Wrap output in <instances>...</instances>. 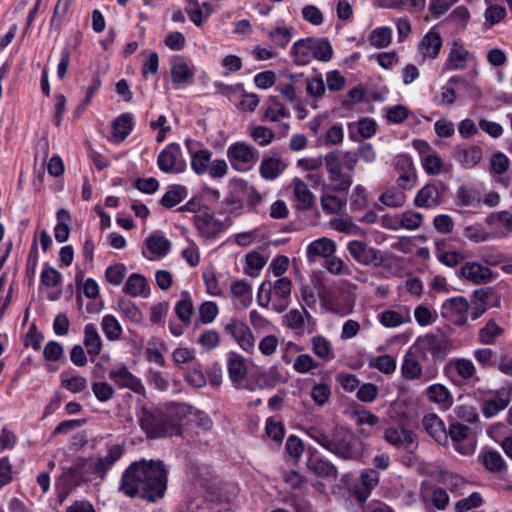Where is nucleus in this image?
<instances>
[{"label":"nucleus","instance_id":"obj_1","mask_svg":"<svg viewBox=\"0 0 512 512\" xmlns=\"http://www.w3.org/2000/svg\"><path fill=\"white\" fill-rule=\"evenodd\" d=\"M167 475L163 461L141 459L132 462L124 470L118 489L129 498L154 503L165 496Z\"/></svg>","mask_w":512,"mask_h":512},{"label":"nucleus","instance_id":"obj_2","mask_svg":"<svg viewBox=\"0 0 512 512\" xmlns=\"http://www.w3.org/2000/svg\"><path fill=\"white\" fill-rule=\"evenodd\" d=\"M186 411L187 407L182 404H173L166 410L142 407L137 417L147 437L159 438L178 434L181 416Z\"/></svg>","mask_w":512,"mask_h":512},{"label":"nucleus","instance_id":"obj_3","mask_svg":"<svg viewBox=\"0 0 512 512\" xmlns=\"http://www.w3.org/2000/svg\"><path fill=\"white\" fill-rule=\"evenodd\" d=\"M324 164L330 183H323L322 190L347 192L353 183L357 154L353 151H331L324 156Z\"/></svg>","mask_w":512,"mask_h":512},{"label":"nucleus","instance_id":"obj_4","mask_svg":"<svg viewBox=\"0 0 512 512\" xmlns=\"http://www.w3.org/2000/svg\"><path fill=\"white\" fill-rule=\"evenodd\" d=\"M292 282L287 277L276 279L274 282L267 280L261 283L257 293V303L263 308H272L277 313L284 312L290 303Z\"/></svg>","mask_w":512,"mask_h":512},{"label":"nucleus","instance_id":"obj_5","mask_svg":"<svg viewBox=\"0 0 512 512\" xmlns=\"http://www.w3.org/2000/svg\"><path fill=\"white\" fill-rule=\"evenodd\" d=\"M291 56L296 65H307L312 59L328 62L332 59L333 48L326 38H302L293 44Z\"/></svg>","mask_w":512,"mask_h":512},{"label":"nucleus","instance_id":"obj_6","mask_svg":"<svg viewBox=\"0 0 512 512\" xmlns=\"http://www.w3.org/2000/svg\"><path fill=\"white\" fill-rule=\"evenodd\" d=\"M356 439L353 434L342 426L333 429L331 435V449L329 452L343 459H357L359 451L354 444Z\"/></svg>","mask_w":512,"mask_h":512},{"label":"nucleus","instance_id":"obj_7","mask_svg":"<svg viewBox=\"0 0 512 512\" xmlns=\"http://www.w3.org/2000/svg\"><path fill=\"white\" fill-rule=\"evenodd\" d=\"M227 157L235 170L244 171L256 164L259 152L245 142H236L228 147Z\"/></svg>","mask_w":512,"mask_h":512},{"label":"nucleus","instance_id":"obj_8","mask_svg":"<svg viewBox=\"0 0 512 512\" xmlns=\"http://www.w3.org/2000/svg\"><path fill=\"white\" fill-rule=\"evenodd\" d=\"M282 325L292 330L295 335L301 336L305 332L311 334L315 331L316 320L305 307H301L286 312L282 317Z\"/></svg>","mask_w":512,"mask_h":512},{"label":"nucleus","instance_id":"obj_9","mask_svg":"<svg viewBox=\"0 0 512 512\" xmlns=\"http://www.w3.org/2000/svg\"><path fill=\"white\" fill-rule=\"evenodd\" d=\"M347 250L357 263L364 266L373 265L379 267L386 261V257L379 249L368 245L364 241H350L347 245Z\"/></svg>","mask_w":512,"mask_h":512},{"label":"nucleus","instance_id":"obj_10","mask_svg":"<svg viewBox=\"0 0 512 512\" xmlns=\"http://www.w3.org/2000/svg\"><path fill=\"white\" fill-rule=\"evenodd\" d=\"M450 347L451 345L448 340L437 337L433 334H426L422 337H419L413 346L416 351L422 353L423 355L430 353L434 362L443 361L446 355L449 353Z\"/></svg>","mask_w":512,"mask_h":512},{"label":"nucleus","instance_id":"obj_11","mask_svg":"<svg viewBox=\"0 0 512 512\" xmlns=\"http://www.w3.org/2000/svg\"><path fill=\"white\" fill-rule=\"evenodd\" d=\"M157 164L165 173H182L186 168V162L182 157V150L179 144L171 143L163 149L158 157Z\"/></svg>","mask_w":512,"mask_h":512},{"label":"nucleus","instance_id":"obj_12","mask_svg":"<svg viewBox=\"0 0 512 512\" xmlns=\"http://www.w3.org/2000/svg\"><path fill=\"white\" fill-rule=\"evenodd\" d=\"M229 378L237 389L255 390V385L251 382H245L247 375V366L245 360L237 353H230L227 360Z\"/></svg>","mask_w":512,"mask_h":512},{"label":"nucleus","instance_id":"obj_13","mask_svg":"<svg viewBox=\"0 0 512 512\" xmlns=\"http://www.w3.org/2000/svg\"><path fill=\"white\" fill-rule=\"evenodd\" d=\"M122 454L123 449L121 446L112 445L108 448L105 456L87 459L89 461L88 468H90L92 475L104 479L107 472L121 458Z\"/></svg>","mask_w":512,"mask_h":512},{"label":"nucleus","instance_id":"obj_14","mask_svg":"<svg viewBox=\"0 0 512 512\" xmlns=\"http://www.w3.org/2000/svg\"><path fill=\"white\" fill-rule=\"evenodd\" d=\"M108 377L119 388H127L139 395H145L146 390L139 378L133 375L125 365L109 371Z\"/></svg>","mask_w":512,"mask_h":512},{"label":"nucleus","instance_id":"obj_15","mask_svg":"<svg viewBox=\"0 0 512 512\" xmlns=\"http://www.w3.org/2000/svg\"><path fill=\"white\" fill-rule=\"evenodd\" d=\"M395 170L400 174L397 185L403 190H410L416 184V171L412 159L405 155H397L394 159Z\"/></svg>","mask_w":512,"mask_h":512},{"label":"nucleus","instance_id":"obj_16","mask_svg":"<svg viewBox=\"0 0 512 512\" xmlns=\"http://www.w3.org/2000/svg\"><path fill=\"white\" fill-rule=\"evenodd\" d=\"M379 483V474L374 469H365L354 483L352 493L360 503L365 502Z\"/></svg>","mask_w":512,"mask_h":512},{"label":"nucleus","instance_id":"obj_17","mask_svg":"<svg viewBox=\"0 0 512 512\" xmlns=\"http://www.w3.org/2000/svg\"><path fill=\"white\" fill-rule=\"evenodd\" d=\"M226 333L230 334L239 346L249 352L254 348V336L249 327L238 319H232L224 327Z\"/></svg>","mask_w":512,"mask_h":512},{"label":"nucleus","instance_id":"obj_18","mask_svg":"<svg viewBox=\"0 0 512 512\" xmlns=\"http://www.w3.org/2000/svg\"><path fill=\"white\" fill-rule=\"evenodd\" d=\"M384 439L396 447L411 451L417 446L416 434L403 426L389 427L385 430Z\"/></svg>","mask_w":512,"mask_h":512},{"label":"nucleus","instance_id":"obj_19","mask_svg":"<svg viewBox=\"0 0 512 512\" xmlns=\"http://www.w3.org/2000/svg\"><path fill=\"white\" fill-rule=\"evenodd\" d=\"M88 464L89 461L86 458H81L63 474V480L69 489L79 486L82 482H88L93 479Z\"/></svg>","mask_w":512,"mask_h":512},{"label":"nucleus","instance_id":"obj_20","mask_svg":"<svg viewBox=\"0 0 512 512\" xmlns=\"http://www.w3.org/2000/svg\"><path fill=\"white\" fill-rule=\"evenodd\" d=\"M307 468L318 477L336 479L338 476L336 466L327 459L317 455V450L314 448H309Z\"/></svg>","mask_w":512,"mask_h":512},{"label":"nucleus","instance_id":"obj_21","mask_svg":"<svg viewBox=\"0 0 512 512\" xmlns=\"http://www.w3.org/2000/svg\"><path fill=\"white\" fill-rule=\"evenodd\" d=\"M468 308V301L464 297H453L442 304L441 314L456 324H462L465 321Z\"/></svg>","mask_w":512,"mask_h":512},{"label":"nucleus","instance_id":"obj_22","mask_svg":"<svg viewBox=\"0 0 512 512\" xmlns=\"http://www.w3.org/2000/svg\"><path fill=\"white\" fill-rule=\"evenodd\" d=\"M194 223L201 236L205 238H213L225 229V225L207 211L195 215Z\"/></svg>","mask_w":512,"mask_h":512},{"label":"nucleus","instance_id":"obj_23","mask_svg":"<svg viewBox=\"0 0 512 512\" xmlns=\"http://www.w3.org/2000/svg\"><path fill=\"white\" fill-rule=\"evenodd\" d=\"M442 47V38L439 32L431 29L426 33L418 43V50L422 56V61L427 59H436Z\"/></svg>","mask_w":512,"mask_h":512},{"label":"nucleus","instance_id":"obj_24","mask_svg":"<svg viewBox=\"0 0 512 512\" xmlns=\"http://www.w3.org/2000/svg\"><path fill=\"white\" fill-rule=\"evenodd\" d=\"M336 251V243L326 237L311 242L306 248L309 263H315L318 258H329Z\"/></svg>","mask_w":512,"mask_h":512},{"label":"nucleus","instance_id":"obj_25","mask_svg":"<svg viewBox=\"0 0 512 512\" xmlns=\"http://www.w3.org/2000/svg\"><path fill=\"white\" fill-rule=\"evenodd\" d=\"M421 498L425 502H431L438 510H445L449 505V495L443 488L423 482L420 490Z\"/></svg>","mask_w":512,"mask_h":512},{"label":"nucleus","instance_id":"obj_26","mask_svg":"<svg viewBox=\"0 0 512 512\" xmlns=\"http://www.w3.org/2000/svg\"><path fill=\"white\" fill-rule=\"evenodd\" d=\"M461 275L474 284L487 283L494 278L490 268L477 262H467L461 267Z\"/></svg>","mask_w":512,"mask_h":512},{"label":"nucleus","instance_id":"obj_27","mask_svg":"<svg viewBox=\"0 0 512 512\" xmlns=\"http://www.w3.org/2000/svg\"><path fill=\"white\" fill-rule=\"evenodd\" d=\"M442 193L435 184H426L422 187L414 200L417 207L434 208L441 204Z\"/></svg>","mask_w":512,"mask_h":512},{"label":"nucleus","instance_id":"obj_28","mask_svg":"<svg viewBox=\"0 0 512 512\" xmlns=\"http://www.w3.org/2000/svg\"><path fill=\"white\" fill-rule=\"evenodd\" d=\"M510 403V395L505 390H499L491 398H488L482 403V414L485 418H492L500 411L504 410Z\"/></svg>","mask_w":512,"mask_h":512},{"label":"nucleus","instance_id":"obj_29","mask_svg":"<svg viewBox=\"0 0 512 512\" xmlns=\"http://www.w3.org/2000/svg\"><path fill=\"white\" fill-rule=\"evenodd\" d=\"M425 431L439 444H445L448 439L444 422L436 414H428L422 420Z\"/></svg>","mask_w":512,"mask_h":512},{"label":"nucleus","instance_id":"obj_30","mask_svg":"<svg viewBox=\"0 0 512 512\" xmlns=\"http://www.w3.org/2000/svg\"><path fill=\"white\" fill-rule=\"evenodd\" d=\"M423 369L416 355V350L412 347L404 355L401 364V375L407 380H417L422 377Z\"/></svg>","mask_w":512,"mask_h":512},{"label":"nucleus","instance_id":"obj_31","mask_svg":"<svg viewBox=\"0 0 512 512\" xmlns=\"http://www.w3.org/2000/svg\"><path fill=\"white\" fill-rule=\"evenodd\" d=\"M483 157L482 149L478 146L457 147L455 159L467 169L475 167Z\"/></svg>","mask_w":512,"mask_h":512},{"label":"nucleus","instance_id":"obj_32","mask_svg":"<svg viewBox=\"0 0 512 512\" xmlns=\"http://www.w3.org/2000/svg\"><path fill=\"white\" fill-rule=\"evenodd\" d=\"M445 370L449 374L456 373L463 380L471 379L476 373V368L473 362L465 358L450 360L446 364ZM450 377H452V375H450Z\"/></svg>","mask_w":512,"mask_h":512},{"label":"nucleus","instance_id":"obj_33","mask_svg":"<svg viewBox=\"0 0 512 512\" xmlns=\"http://www.w3.org/2000/svg\"><path fill=\"white\" fill-rule=\"evenodd\" d=\"M194 142L190 139L186 140V146L191 152V167L198 175L204 174L209 167L212 153L207 149H202L196 152L192 151Z\"/></svg>","mask_w":512,"mask_h":512},{"label":"nucleus","instance_id":"obj_34","mask_svg":"<svg viewBox=\"0 0 512 512\" xmlns=\"http://www.w3.org/2000/svg\"><path fill=\"white\" fill-rule=\"evenodd\" d=\"M123 291H124V293H126L132 297H138V296L147 297L148 296V283H147L146 278L143 275L138 274V273L131 274L128 277V279L123 287Z\"/></svg>","mask_w":512,"mask_h":512},{"label":"nucleus","instance_id":"obj_35","mask_svg":"<svg viewBox=\"0 0 512 512\" xmlns=\"http://www.w3.org/2000/svg\"><path fill=\"white\" fill-rule=\"evenodd\" d=\"M294 195L298 201V208L308 210L315 204V197L307 184L300 179L293 180Z\"/></svg>","mask_w":512,"mask_h":512},{"label":"nucleus","instance_id":"obj_36","mask_svg":"<svg viewBox=\"0 0 512 512\" xmlns=\"http://www.w3.org/2000/svg\"><path fill=\"white\" fill-rule=\"evenodd\" d=\"M287 165L276 157H265L260 164V174L264 179L273 180L277 178Z\"/></svg>","mask_w":512,"mask_h":512},{"label":"nucleus","instance_id":"obj_37","mask_svg":"<svg viewBox=\"0 0 512 512\" xmlns=\"http://www.w3.org/2000/svg\"><path fill=\"white\" fill-rule=\"evenodd\" d=\"M379 322L387 328H395L404 323H410L412 321L411 315L408 309H405L404 313L397 312L394 310H385L379 314Z\"/></svg>","mask_w":512,"mask_h":512},{"label":"nucleus","instance_id":"obj_38","mask_svg":"<svg viewBox=\"0 0 512 512\" xmlns=\"http://www.w3.org/2000/svg\"><path fill=\"white\" fill-rule=\"evenodd\" d=\"M470 56L469 51L461 43L454 42L447 59L448 69H464Z\"/></svg>","mask_w":512,"mask_h":512},{"label":"nucleus","instance_id":"obj_39","mask_svg":"<svg viewBox=\"0 0 512 512\" xmlns=\"http://www.w3.org/2000/svg\"><path fill=\"white\" fill-rule=\"evenodd\" d=\"M84 344L87 348V353L95 357L99 355L102 350V340L94 324H87L84 328Z\"/></svg>","mask_w":512,"mask_h":512},{"label":"nucleus","instance_id":"obj_40","mask_svg":"<svg viewBox=\"0 0 512 512\" xmlns=\"http://www.w3.org/2000/svg\"><path fill=\"white\" fill-rule=\"evenodd\" d=\"M426 396L429 401L443 407H449L453 402L450 391L442 384L430 385L426 390Z\"/></svg>","mask_w":512,"mask_h":512},{"label":"nucleus","instance_id":"obj_41","mask_svg":"<svg viewBox=\"0 0 512 512\" xmlns=\"http://www.w3.org/2000/svg\"><path fill=\"white\" fill-rule=\"evenodd\" d=\"M132 128L133 117L128 113L122 114L112 123V136L116 141L121 142L130 134Z\"/></svg>","mask_w":512,"mask_h":512},{"label":"nucleus","instance_id":"obj_42","mask_svg":"<svg viewBox=\"0 0 512 512\" xmlns=\"http://www.w3.org/2000/svg\"><path fill=\"white\" fill-rule=\"evenodd\" d=\"M231 294L242 308H247L252 302V287L245 280H237L231 284Z\"/></svg>","mask_w":512,"mask_h":512},{"label":"nucleus","instance_id":"obj_43","mask_svg":"<svg viewBox=\"0 0 512 512\" xmlns=\"http://www.w3.org/2000/svg\"><path fill=\"white\" fill-rule=\"evenodd\" d=\"M148 251L157 257H164L171 248V242L159 233H153L146 239Z\"/></svg>","mask_w":512,"mask_h":512},{"label":"nucleus","instance_id":"obj_44","mask_svg":"<svg viewBox=\"0 0 512 512\" xmlns=\"http://www.w3.org/2000/svg\"><path fill=\"white\" fill-rule=\"evenodd\" d=\"M422 221L423 215L421 213L415 211H406L399 215V221H395L393 225H388L392 227V230H397L399 228L416 230L421 226Z\"/></svg>","mask_w":512,"mask_h":512},{"label":"nucleus","instance_id":"obj_45","mask_svg":"<svg viewBox=\"0 0 512 512\" xmlns=\"http://www.w3.org/2000/svg\"><path fill=\"white\" fill-rule=\"evenodd\" d=\"M346 204V199L331 194L328 190H322L321 207L326 214L339 213Z\"/></svg>","mask_w":512,"mask_h":512},{"label":"nucleus","instance_id":"obj_46","mask_svg":"<svg viewBox=\"0 0 512 512\" xmlns=\"http://www.w3.org/2000/svg\"><path fill=\"white\" fill-rule=\"evenodd\" d=\"M187 196V191L184 186L181 185H174L169 188V190L166 191V193L163 195L162 199L160 200V203L165 208H172L183 201L184 198Z\"/></svg>","mask_w":512,"mask_h":512},{"label":"nucleus","instance_id":"obj_47","mask_svg":"<svg viewBox=\"0 0 512 512\" xmlns=\"http://www.w3.org/2000/svg\"><path fill=\"white\" fill-rule=\"evenodd\" d=\"M61 386L72 393H80L87 388V379L80 375H71L64 371L60 374Z\"/></svg>","mask_w":512,"mask_h":512},{"label":"nucleus","instance_id":"obj_48","mask_svg":"<svg viewBox=\"0 0 512 512\" xmlns=\"http://www.w3.org/2000/svg\"><path fill=\"white\" fill-rule=\"evenodd\" d=\"M443 246L444 243L436 242V255L442 264L448 267H455L464 261V256L460 252L446 251Z\"/></svg>","mask_w":512,"mask_h":512},{"label":"nucleus","instance_id":"obj_49","mask_svg":"<svg viewBox=\"0 0 512 512\" xmlns=\"http://www.w3.org/2000/svg\"><path fill=\"white\" fill-rule=\"evenodd\" d=\"M486 9L484 11V25L486 28H491L492 26L500 23L506 16L507 12L504 6L499 4H486Z\"/></svg>","mask_w":512,"mask_h":512},{"label":"nucleus","instance_id":"obj_50","mask_svg":"<svg viewBox=\"0 0 512 512\" xmlns=\"http://www.w3.org/2000/svg\"><path fill=\"white\" fill-rule=\"evenodd\" d=\"M392 40V30L389 27H379L374 29L369 37V43L375 48H386Z\"/></svg>","mask_w":512,"mask_h":512},{"label":"nucleus","instance_id":"obj_51","mask_svg":"<svg viewBox=\"0 0 512 512\" xmlns=\"http://www.w3.org/2000/svg\"><path fill=\"white\" fill-rule=\"evenodd\" d=\"M267 35L276 46L284 49L292 39V28L287 26H278L269 30Z\"/></svg>","mask_w":512,"mask_h":512},{"label":"nucleus","instance_id":"obj_52","mask_svg":"<svg viewBox=\"0 0 512 512\" xmlns=\"http://www.w3.org/2000/svg\"><path fill=\"white\" fill-rule=\"evenodd\" d=\"M369 367L375 368L386 375H390L395 372L397 364L396 360L391 355L385 354L371 358Z\"/></svg>","mask_w":512,"mask_h":512},{"label":"nucleus","instance_id":"obj_53","mask_svg":"<svg viewBox=\"0 0 512 512\" xmlns=\"http://www.w3.org/2000/svg\"><path fill=\"white\" fill-rule=\"evenodd\" d=\"M289 115L290 113L285 106L275 98H271L269 100V104L264 112V118L272 122H277L282 118H287Z\"/></svg>","mask_w":512,"mask_h":512},{"label":"nucleus","instance_id":"obj_54","mask_svg":"<svg viewBox=\"0 0 512 512\" xmlns=\"http://www.w3.org/2000/svg\"><path fill=\"white\" fill-rule=\"evenodd\" d=\"M439 481L454 494H461V490L466 486V480L463 477L449 472L440 473Z\"/></svg>","mask_w":512,"mask_h":512},{"label":"nucleus","instance_id":"obj_55","mask_svg":"<svg viewBox=\"0 0 512 512\" xmlns=\"http://www.w3.org/2000/svg\"><path fill=\"white\" fill-rule=\"evenodd\" d=\"M101 326L107 339L114 341L120 338L122 334V327L113 315L104 316Z\"/></svg>","mask_w":512,"mask_h":512},{"label":"nucleus","instance_id":"obj_56","mask_svg":"<svg viewBox=\"0 0 512 512\" xmlns=\"http://www.w3.org/2000/svg\"><path fill=\"white\" fill-rule=\"evenodd\" d=\"M171 76L174 84L190 83L193 80V72L185 62H177L172 65Z\"/></svg>","mask_w":512,"mask_h":512},{"label":"nucleus","instance_id":"obj_57","mask_svg":"<svg viewBox=\"0 0 512 512\" xmlns=\"http://www.w3.org/2000/svg\"><path fill=\"white\" fill-rule=\"evenodd\" d=\"M118 307L122 314L133 323H141L143 314L138 307L129 299L120 298L118 300Z\"/></svg>","mask_w":512,"mask_h":512},{"label":"nucleus","instance_id":"obj_58","mask_svg":"<svg viewBox=\"0 0 512 512\" xmlns=\"http://www.w3.org/2000/svg\"><path fill=\"white\" fill-rule=\"evenodd\" d=\"M313 353L324 360L332 358L331 343L323 336L317 335L311 339Z\"/></svg>","mask_w":512,"mask_h":512},{"label":"nucleus","instance_id":"obj_59","mask_svg":"<svg viewBox=\"0 0 512 512\" xmlns=\"http://www.w3.org/2000/svg\"><path fill=\"white\" fill-rule=\"evenodd\" d=\"M184 299L177 302L175 313L185 326H188L193 313V304L187 292H184Z\"/></svg>","mask_w":512,"mask_h":512},{"label":"nucleus","instance_id":"obj_60","mask_svg":"<svg viewBox=\"0 0 512 512\" xmlns=\"http://www.w3.org/2000/svg\"><path fill=\"white\" fill-rule=\"evenodd\" d=\"M482 463L490 472H500L505 466L500 453L494 450H488L482 454Z\"/></svg>","mask_w":512,"mask_h":512},{"label":"nucleus","instance_id":"obj_61","mask_svg":"<svg viewBox=\"0 0 512 512\" xmlns=\"http://www.w3.org/2000/svg\"><path fill=\"white\" fill-rule=\"evenodd\" d=\"M306 92L315 100L323 98L326 88L321 75L306 80Z\"/></svg>","mask_w":512,"mask_h":512},{"label":"nucleus","instance_id":"obj_62","mask_svg":"<svg viewBox=\"0 0 512 512\" xmlns=\"http://www.w3.org/2000/svg\"><path fill=\"white\" fill-rule=\"evenodd\" d=\"M405 199L404 193L395 189H388L381 194L379 201L387 207L398 208L404 204Z\"/></svg>","mask_w":512,"mask_h":512},{"label":"nucleus","instance_id":"obj_63","mask_svg":"<svg viewBox=\"0 0 512 512\" xmlns=\"http://www.w3.org/2000/svg\"><path fill=\"white\" fill-rule=\"evenodd\" d=\"M503 329L500 328L494 321H489L479 331V341L485 344H491L494 340L500 336Z\"/></svg>","mask_w":512,"mask_h":512},{"label":"nucleus","instance_id":"obj_64","mask_svg":"<svg viewBox=\"0 0 512 512\" xmlns=\"http://www.w3.org/2000/svg\"><path fill=\"white\" fill-rule=\"evenodd\" d=\"M483 499L478 492H473L467 498L461 499L455 504L456 512H467L482 505Z\"/></svg>","mask_w":512,"mask_h":512}]
</instances>
